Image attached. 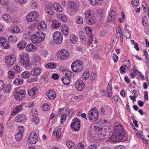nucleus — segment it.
<instances>
[{
  "instance_id": "obj_5",
  "label": "nucleus",
  "mask_w": 149,
  "mask_h": 149,
  "mask_svg": "<svg viewBox=\"0 0 149 149\" xmlns=\"http://www.w3.org/2000/svg\"><path fill=\"white\" fill-rule=\"evenodd\" d=\"M41 72V70L40 68H36L32 70L30 72V74L35 77L29 79L27 80V81L29 83H31L37 81L38 78L36 77L39 75Z\"/></svg>"
},
{
  "instance_id": "obj_33",
  "label": "nucleus",
  "mask_w": 149,
  "mask_h": 149,
  "mask_svg": "<svg viewBox=\"0 0 149 149\" xmlns=\"http://www.w3.org/2000/svg\"><path fill=\"white\" fill-rule=\"evenodd\" d=\"M36 35L41 40V42L43 41L45 38V33L42 32L40 31L37 32Z\"/></svg>"
},
{
  "instance_id": "obj_52",
  "label": "nucleus",
  "mask_w": 149,
  "mask_h": 149,
  "mask_svg": "<svg viewBox=\"0 0 149 149\" xmlns=\"http://www.w3.org/2000/svg\"><path fill=\"white\" fill-rule=\"evenodd\" d=\"M45 6L46 11L48 9H53V5L51 3H46Z\"/></svg>"
},
{
  "instance_id": "obj_40",
  "label": "nucleus",
  "mask_w": 149,
  "mask_h": 149,
  "mask_svg": "<svg viewBox=\"0 0 149 149\" xmlns=\"http://www.w3.org/2000/svg\"><path fill=\"white\" fill-rule=\"evenodd\" d=\"M75 20L78 24H83V19L81 16H77L75 18Z\"/></svg>"
},
{
  "instance_id": "obj_45",
  "label": "nucleus",
  "mask_w": 149,
  "mask_h": 149,
  "mask_svg": "<svg viewBox=\"0 0 149 149\" xmlns=\"http://www.w3.org/2000/svg\"><path fill=\"white\" fill-rule=\"evenodd\" d=\"M10 42H14L17 40V38L15 35H11L9 36L8 38Z\"/></svg>"
},
{
  "instance_id": "obj_64",
  "label": "nucleus",
  "mask_w": 149,
  "mask_h": 149,
  "mask_svg": "<svg viewBox=\"0 0 149 149\" xmlns=\"http://www.w3.org/2000/svg\"><path fill=\"white\" fill-rule=\"evenodd\" d=\"M14 69L16 72H19L20 70L19 67L17 65H15L14 66Z\"/></svg>"
},
{
  "instance_id": "obj_26",
  "label": "nucleus",
  "mask_w": 149,
  "mask_h": 149,
  "mask_svg": "<svg viewBox=\"0 0 149 149\" xmlns=\"http://www.w3.org/2000/svg\"><path fill=\"white\" fill-rule=\"evenodd\" d=\"M57 17L63 22H65L67 21V18L65 15L59 13L57 15Z\"/></svg>"
},
{
  "instance_id": "obj_34",
  "label": "nucleus",
  "mask_w": 149,
  "mask_h": 149,
  "mask_svg": "<svg viewBox=\"0 0 149 149\" xmlns=\"http://www.w3.org/2000/svg\"><path fill=\"white\" fill-rule=\"evenodd\" d=\"M125 31V32L124 33V37L127 39L130 38L131 37V35L130 33V31L126 28Z\"/></svg>"
},
{
  "instance_id": "obj_17",
  "label": "nucleus",
  "mask_w": 149,
  "mask_h": 149,
  "mask_svg": "<svg viewBox=\"0 0 149 149\" xmlns=\"http://www.w3.org/2000/svg\"><path fill=\"white\" fill-rule=\"evenodd\" d=\"M115 12L113 10L110 11L109 15L107 17V19L109 22H112L114 20L116 17Z\"/></svg>"
},
{
  "instance_id": "obj_49",
  "label": "nucleus",
  "mask_w": 149,
  "mask_h": 149,
  "mask_svg": "<svg viewBox=\"0 0 149 149\" xmlns=\"http://www.w3.org/2000/svg\"><path fill=\"white\" fill-rule=\"evenodd\" d=\"M33 61L35 62H39L41 59V57L40 56L37 54H35L33 57Z\"/></svg>"
},
{
  "instance_id": "obj_13",
  "label": "nucleus",
  "mask_w": 149,
  "mask_h": 149,
  "mask_svg": "<svg viewBox=\"0 0 149 149\" xmlns=\"http://www.w3.org/2000/svg\"><path fill=\"white\" fill-rule=\"evenodd\" d=\"M16 60L15 57H12V55L9 56L6 58V65L9 66L13 65Z\"/></svg>"
},
{
  "instance_id": "obj_36",
  "label": "nucleus",
  "mask_w": 149,
  "mask_h": 149,
  "mask_svg": "<svg viewBox=\"0 0 149 149\" xmlns=\"http://www.w3.org/2000/svg\"><path fill=\"white\" fill-rule=\"evenodd\" d=\"M53 134L55 135L58 138H59L61 135V130H58L56 128H55L54 130Z\"/></svg>"
},
{
  "instance_id": "obj_29",
  "label": "nucleus",
  "mask_w": 149,
  "mask_h": 149,
  "mask_svg": "<svg viewBox=\"0 0 149 149\" xmlns=\"http://www.w3.org/2000/svg\"><path fill=\"white\" fill-rule=\"evenodd\" d=\"M54 9L58 12H61L62 11V8L60 6L59 3H55L53 5Z\"/></svg>"
},
{
  "instance_id": "obj_50",
  "label": "nucleus",
  "mask_w": 149,
  "mask_h": 149,
  "mask_svg": "<svg viewBox=\"0 0 149 149\" xmlns=\"http://www.w3.org/2000/svg\"><path fill=\"white\" fill-rule=\"evenodd\" d=\"M86 34L88 36H91L92 33V30L91 28L87 27L85 28Z\"/></svg>"
},
{
  "instance_id": "obj_21",
  "label": "nucleus",
  "mask_w": 149,
  "mask_h": 149,
  "mask_svg": "<svg viewBox=\"0 0 149 149\" xmlns=\"http://www.w3.org/2000/svg\"><path fill=\"white\" fill-rule=\"evenodd\" d=\"M26 42L25 40L21 41L17 44V47L19 49L22 50L26 47Z\"/></svg>"
},
{
  "instance_id": "obj_48",
  "label": "nucleus",
  "mask_w": 149,
  "mask_h": 149,
  "mask_svg": "<svg viewBox=\"0 0 149 149\" xmlns=\"http://www.w3.org/2000/svg\"><path fill=\"white\" fill-rule=\"evenodd\" d=\"M9 0H0V3L2 6H6L8 5Z\"/></svg>"
},
{
  "instance_id": "obj_28",
  "label": "nucleus",
  "mask_w": 149,
  "mask_h": 149,
  "mask_svg": "<svg viewBox=\"0 0 149 149\" xmlns=\"http://www.w3.org/2000/svg\"><path fill=\"white\" fill-rule=\"evenodd\" d=\"M70 40L71 42L72 43H75L77 40V37L74 34H72L70 37Z\"/></svg>"
},
{
  "instance_id": "obj_15",
  "label": "nucleus",
  "mask_w": 149,
  "mask_h": 149,
  "mask_svg": "<svg viewBox=\"0 0 149 149\" xmlns=\"http://www.w3.org/2000/svg\"><path fill=\"white\" fill-rule=\"evenodd\" d=\"M0 44L5 49H8L9 47L8 42H7V39L3 37H0Z\"/></svg>"
},
{
  "instance_id": "obj_53",
  "label": "nucleus",
  "mask_w": 149,
  "mask_h": 149,
  "mask_svg": "<svg viewBox=\"0 0 149 149\" xmlns=\"http://www.w3.org/2000/svg\"><path fill=\"white\" fill-rule=\"evenodd\" d=\"M50 108V107L47 103H45L42 106L43 110L44 111L48 110Z\"/></svg>"
},
{
  "instance_id": "obj_8",
  "label": "nucleus",
  "mask_w": 149,
  "mask_h": 149,
  "mask_svg": "<svg viewBox=\"0 0 149 149\" xmlns=\"http://www.w3.org/2000/svg\"><path fill=\"white\" fill-rule=\"evenodd\" d=\"M39 16V13L36 11L31 12L27 14L26 16V20L29 22L35 21Z\"/></svg>"
},
{
  "instance_id": "obj_14",
  "label": "nucleus",
  "mask_w": 149,
  "mask_h": 149,
  "mask_svg": "<svg viewBox=\"0 0 149 149\" xmlns=\"http://www.w3.org/2000/svg\"><path fill=\"white\" fill-rule=\"evenodd\" d=\"M85 84L81 80H77L75 83V88L79 91H81L84 89Z\"/></svg>"
},
{
  "instance_id": "obj_12",
  "label": "nucleus",
  "mask_w": 149,
  "mask_h": 149,
  "mask_svg": "<svg viewBox=\"0 0 149 149\" xmlns=\"http://www.w3.org/2000/svg\"><path fill=\"white\" fill-rule=\"evenodd\" d=\"M19 62L22 64H24L25 62L29 60V57L27 53L23 52L20 53L19 55Z\"/></svg>"
},
{
  "instance_id": "obj_11",
  "label": "nucleus",
  "mask_w": 149,
  "mask_h": 149,
  "mask_svg": "<svg viewBox=\"0 0 149 149\" xmlns=\"http://www.w3.org/2000/svg\"><path fill=\"white\" fill-rule=\"evenodd\" d=\"M25 90H19L15 93L14 95L15 98L17 100H22L25 97Z\"/></svg>"
},
{
  "instance_id": "obj_47",
  "label": "nucleus",
  "mask_w": 149,
  "mask_h": 149,
  "mask_svg": "<svg viewBox=\"0 0 149 149\" xmlns=\"http://www.w3.org/2000/svg\"><path fill=\"white\" fill-rule=\"evenodd\" d=\"M30 74L27 71H25L22 74V77L25 79H27L29 77Z\"/></svg>"
},
{
  "instance_id": "obj_56",
  "label": "nucleus",
  "mask_w": 149,
  "mask_h": 149,
  "mask_svg": "<svg viewBox=\"0 0 149 149\" xmlns=\"http://www.w3.org/2000/svg\"><path fill=\"white\" fill-rule=\"evenodd\" d=\"M85 20L86 22L88 24L91 25L94 24V22L92 18L86 19Z\"/></svg>"
},
{
  "instance_id": "obj_61",
  "label": "nucleus",
  "mask_w": 149,
  "mask_h": 149,
  "mask_svg": "<svg viewBox=\"0 0 149 149\" xmlns=\"http://www.w3.org/2000/svg\"><path fill=\"white\" fill-rule=\"evenodd\" d=\"M53 9H48L46 11L47 13L50 15H53L54 14L53 11L52 10Z\"/></svg>"
},
{
  "instance_id": "obj_24",
  "label": "nucleus",
  "mask_w": 149,
  "mask_h": 149,
  "mask_svg": "<svg viewBox=\"0 0 149 149\" xmlns=\"http://www.w3.org/2000/svg\"><path fill=\"white\" fill-rule=\"evenodd\" d=\"M37 91V87H34L28 91V95L31 96H33L34 95L36 92Z\"/></svg>"
},
{
  "instance_id": "obj_6",
  "label": "nucleus",
  "mask_w": 149,
  "mask_h": 149,
  "mask_svg": "<svg viewBox=\"0 0 149 149\" xmlns=\"http://www.w3.org/2000/svg\"><path fill=\"white\" fill-rule=\"evenodd\" d=\"M53 39L54 42L56 43L60 44L63 40V35L60 32L56 31L53 34Z\"/></svg>"
},
{
  "instance_id": "obj_7",
  "label": "nucleus",
  "mask_w": 149,
  "mask_h": 149,
  "mask_svg": "<svg viewBox=\"0 0 149 149\" xmlns=\"http://www.w3.org/2000/svg\"><path fill=\"white\" fill-rule=\"evenodd\" d=\"M57 56L58 59L64 60L68 58L69 54L66 50L62 49L58 52Z\"/></svg>"
},
{
  "instance_id": "obj_44",
  "label": "nucleus",
  "mask_w": 149,
  "mask_h": 149,
  "mask_svg": "<svg viewBox=\"0 0 149 149\" xmlns=\"http://www.w3.org/2000/svg\"><path fill=\"white\" fill-rule=\"evenodd\" d=\"M65 72V77L70 78V77H74V74L72 72L69 71L68 70H66Z\"/></svg>"
},
{
  "instance_id": "obj_46",
  "label": "nucleus",
  "mask_w": 149,
  "mask_h": 149,
  "mask_svg": "<svg viewBox=\"0 0 149 149\" xmlns=\"http://www.w3.org/2000/svg\"><path fill=\"white\" fill-rule=\"evenodd\" d=\"M89 76V73L88 72H85L82 75V77L84 79L87 80Z\"/></svg>"
},
{
  "instance_id": "obj_55",
  "label": "nucleus",
  "mask_w": 149,
  "mask_h": 149,
  "mask_svg": "<svg viewBox=\"0 0 149 149\" xmlns=\"http://www.w3.org/2000/svg\"><path fill=\"white\" fill-rule=\"evenodd\" d=\"M66 117V115L65 114H63L61 116V123L65 121Z\"/></svg>"
},
{
  "instance_id": "obj_30",
  "label": "nucleus",
  "mask_w": 149,
  "mask_h": 149,
  "mask_svg": "<svg viewBox=\"0 0 149 149\" xmlns=\"http://www.w3.org/2000/svg\"><path fill=\"white\" fill-rule=\"evenodd\" d=\"M70 78L67 77H64L61 79V81L65 85H68L70 83Z\"/></svg>"
},
{
  "instance_id": "obj_62",
  "label": "nucleus",
  "mask_w": 149,
  "mask_h": 149,
  "mask_svg": "<svg viewBox=\"0 0 149 149\" xmlns=\"http://www.w3.org/2000/svg\"><path fill=\"white\" fill-rule=\"evenodd\" d=\"M131 3L133 6H136L139 3V0H132Z\"/></svg>"
},
{
  "instance_id": "obj_43",
  "label": "nucleus",
  "mask_w": 149,
  "mask_h": 149,
  "mask_svg": "<svg viewBox=\"0 0 149 149\" xmlns=\"http://www.w3.org/2000/svg\"><path fill=\"white\" fill-rule=\"evenodd\" d=\"M93 13V12L91 10H88L86 11L85 13L86 16L85 19L92 18L91 15Z\"/></svg>"
},
{
  "instance_id": "obj_60",
  "label": "nucleus",
  "mask_w": 149,
  "mask_h": 149,
  "mask_svg": "<svg viewBox=\"0 0 149 149\" xmlns=\"http://www.w3.org/2000/svg\"><path fill=\"white\" fill-rule=\"evenodd\" d=\"M8 76L9 79H11L14 78V74L11 71H9L8 72Z\"/></svg>"
},
{
  "instance_id": "obj_25",
  "label": "nucleus",
  "mask_w": 149,
  "mask_h": 149,
  "mask_svg": "<svg viewBox=\"0 0 149 149\" xmlns=\"http://www.w3.org/2000/svg\"><path fill=\"white\" fill-rule=\"evenodd\" d=\"M15 120L16 121L18 122H22L26 120V117L25 116H22L21 115H19L15 118Z\"/></svg>"
},
{
  "instance_id": "obj_58",
  "label": "nucleus",
  "mask_w": 149,
  "mask_h": 149,
  "mask_svg": "<svg viewBox=\"0 0 149 149\" xmlns=\"http://www.w3.org/2000/svg\"><path fill=\"white\" fill-rule=\"evenodd\" d=\"M33 121L36 125L39 123V119L37 117H34L33 119Z\"/></svg>"
},
{
  "instance_id": "obj_27",
  "label": "nucleus",
  "mask_w": 149,
  "mask_h": 149,
  "mask_svg": "<svg viewBox=\"0 0 149 149\" xmlns=\"http://www.w3.org/2000/svg\"><path fill=\"white\" fill-rule=\"evenodd\" d=\"M24 63V64H22L27 70H30L32 68V65L31 63L29 60Z\"/></svg>"
},
{
  "instance_id": "obj_37",
  "label": "nucleus",
  "mask_w": 149,
  "mask_h": 149,
  "mask_svg": "<svg viewBox=\"0 0 149 149\" xmlns=\"http://www.w3.org/2000/svg\"><path fill=\"white\" fill-rule=\"evenodd\" d=\"M46 67L47 68L54 69L55 68L56 66V64L54 63H50L47 64Z\"/></svg>"
},
{
  "instance_id": "obj_39",
  "label": "nucleus",
  "mask_w": 149,
  "mask_h": 149,
  "mask_svg": "<svg viewBox=\"0 0 149 149\" xmlns=\"http://www.w3.org/2000/svg\"><path fill=\"white\" fill-rule=\"evenodd\" d=\"M23 81L22 79L19 78H16L14 81V84L17 86L21 85L22 84Z\"/></svg>"
},
{
  "instance_id": "obj_54",
  "label": "nucleus",
  "mask_w": 149,
  "mask_h": 149,
  "mask_svg": "<svg viewBox=\"0 0 149 149\" xmlns=\"http://www.w3.org/2000/svg\"><path fill=\"white\" fill-rule=\"evenodd\" d=\"M84 98V97L82 95H80L78 96H75L74 97V99L77 101L81 100Z\"/></svg>"
},
{
  "instance_id": "obj_32",
  "label": "nucleus",
  "mask_w": 149,
  "mask_h": 149,
  "mask_svg": "<svg viewBox=\"0 0 149 149\" xmlns=\"http://www.w3.org/2000/svg\"><path fill=\"white\" fill-rule=\"evenodd\" d=\"M22 109V106L19 105L16 107L14 110L12 112L11 114L13 116L20 111Z\"/></svg>"
},
{
  "instance_id": "obj_31",
  "label": "nucleus",
  "mask_w": 149,
  "mask_h": 149,
  "mask_svg": "<svg viewBox=\"0 0 149 149\" xmlns=\"http://www.w3.org/2000/svg\"><path fill=\"white\" fill-rule=\"evenodd\" d=\"M10 31L13 33H17L20 31L19 28L17 26H14L10 28Z\"/></svg>"
},
{
  "instance_id": "obj_35",
  "label": "nucleus",
  "mask_w": 149,
  "mask_h": 149,
  "mask_svg": "<svg viewBox=\"0 0 149 149\" xmlns=\"http://www.w3.org/2000/svg\"><path fill=\"white\" fill-rule=\"evenodd\" d=\"M61 25V24L58 21L56 20L53 22L52 26L53 28H56L59 27Z\"/></svg>"
},
{
  "instance_id": "obj_23",
  "label": "nucleus",
  "mask_w": 149,
  "mask_h": 149,
  "mask_svg": "<svg viewBox=\"0 0 149 149\" xmlns=\"http://www.w3.org/2000/svg\"><path fill=\"white\" fill-rule=\"evenodd\" d=\"M66 143L67 147L69 149H77L74 143L71 141H67Z\"/></svg>"
},
{
  "instance_id": "obj_1",
  "label": "nucleus",
  "mask_w": 149,
  "mask_h": 149,
  "mask_svg": "<svg viewBox=\"0 0 149 149\" xmlns=\"http://www.w3.org/2000/svg\"><path fill=\"white\" fill-rule=\"evenodd\" d=\"M115 130L118 134L116 135H113L109 138V142L113 143L119 142L125 136L126 132L124 131L122 125L120 124L116 125Z\"/></svg>"
},
{
  "instance_id": "obj_3",
  "label": "nucleus",
  "mask_w": 149,
  "mask_h": 149,
  "mask_svg": "<svg viewBox=\"0 0 149 149\" xmlns=\"http://www.w3.org/2000/svg\"><path fill=\"white\" fill-rule=\"evenodd\" d=\"M71 67L73 71L79 73L82 70L83 67V63L80 60L74 61L72 63Z\"/></svg>"
},
{
  "instance_id": "obj_22",
  "label": "nucleus",
  "mask_w": 149,
  "mask_h": 149,
  "mask_svg": "<svg viewBox=\"0 0 149 149\" xmlns=\"http://www.w3.org/2000/svg\"><path fill=\"white\" fill-rule=\"evenodd\" d=\"M26 50L27 52H33L36 50V47L32 43H30L26 47Z\"/></svg>"
},
{
  "instance_id": "obj_20",
  "label": "nucleus",
  "mask_w": 149,
  "mask_h": 149,
  "mask_svg": "<svg viewBox=\"0 0 149 149\" xmlns=\"http://www.w3.org/2000/svg\"><path fill=\"white\" fill-rule=\"evenodd\" d=\"M47 24L43 21L40 22L37 26V29L39 30L43 31L47 28Z\"/></svg>"
},
{
  "instance_id": "obj_38",
  "label": "nucleus",
  "mask_w": 149,
  "mask_h": 149,
  "mask_svg": "<svg viewBox=\"0 0 149 149\" xmlns=\"http://www.w3.org/2000/svg\"><path fill=\"white\" fill-rule=\"evenodd\" d=\"M116 36H115V37L114 38V39H115L116 40V39H118V36H117L118 34H119V35H120L121 34H122V32L121 28L119 26L118 27L116 28Z\"/></svg>"
},
{
  "instance_id": "obj_59",
  "label": "nucleus",
  "mask_w": 149,
  "mask_h": 149,
  "mask_svg": "<svg viewBox=\"0 0 149 149\" xmlns=\"http://www.w3.org/2000/svg\"><path fill=\"white\" fill-rule=\"evenodd\" d=\"M118 56L115 53L113 54V59L115 62H116L118 60Z\"/></svg>"
},
{
  "instance_id": "obj_57",
  "label": "nucleus",
  "mask_w": 149,
  "mask_h": 149,
  "mask_svg": "<svg viewBox=\"0 0 149 149\" xmlns=\"http://www.w3.org/2000/svg\"><path fill=\"white\" fill-rule=\"evenodd\" d=\"M96 77V75L95 74H92L91 76V82H93L95 80Z\"/></svg>"
},
{
  "instance_id": "obj_18",
  "label": "nucleus",
  "mask_w": 149,
  "mask_h": 149,
  "mask_svg": "<svg viewBox=\"0 0 149 149\" xmlns=\"http://www.w3.org/2000/svg\"><path fill=\"white\" fill-rule=\"evenodd\" d=\"M47 97L50 99H53L55 98L56 95L52 90H49L47 92Z\"/></svg>"
},
{
  "instance_id": "obj_9",
  "label": "nucleus",
  "mask_w": 149,
  "mask_h": 149,
  "mask_svg": "<svg viewBox=\"0 0 149 149\" xmlns=\"http://www.w3.org/2000/svg\"><path fill=\"white\" fill-rule=\"evenodd\" d=\"M38 137L36 133L34 132H31L28 139V142L31 144H34L36 143Z\"/></svg>"
},
{
  "instance_id": "obj_16",
  "label": "nucleus",
  "mask_w": 149,
  "mask_h": 149,
  "mask_svg": "<svg viewBox=\"0 0 149 149\" xmlns=\"http://www.w3.org/2000/svg\"><path fill=\"white\" fill-rule=\"evenodd\" d=\"M31 40L34 44H36L41 42V40L38 36L36 34H34L31 36Z\"/></svg>"
},
{
  "instance_id": "obj_42",
  "label": "nucleus",
  "mask_w": 149,
  "mask_h": 149,
  "mask_svg": "<svg viewBox=\"0 0 149 149\" xmlns=\"http://www.w3.org/2000/svg\"><path fill=\"white\" fill-rule=\"evenodd\" d=\"M23 134L21 133H19V132H18V133L16 134L15 136V139L17 141H19L22 139L23 135Z\"/></svg>"
},
{
  "instance_id": "obj_2",
  "label": "nucleus",
  "mask_w": 149,
  "mask_h": 149,
  "mask_svg": "<svg viewBox=\"0 0 149 149\" xmlns=\"http://www.w3.org/2000/svg\"><path fill=\"white\" fill-rule=\"evenodd\" d=\"M90 130L95 134L101 135L104 138H107L110 134L108 129L107 130L102 127H99L95 124L91 125Z\"/></svg>"
},
{
  "instance_id": "obj_4",
  "label": "nucleus",
  "mask_w": 149,
  "mask_h": 149,
  "mask_svg": "<svg viewBox=\"0 0 149 149\" xmlns=\"http://www.w3.org/2000/svg\"><path fill=\"white\" fill-rule=\"evenodd\" d=\"M88 116L90 121H96L97 119L99 116L98 110L96 107H93L88 112Z\"/></svg>"
},
{
  "instance_id": "obj_19",
  "label": "nucleus",
  "mask_w": 149,
  "mask_h": 149,
  "mask_svg": "<svg viewBox=\"0 0 149 149\" xmlns=\"http://www.w3.org/2000/svg\"><path fill=\"white\" fill-rule=\"evenodd\" d=\"M61 30L64 35L67 36L69 32L68 27L65 25H62L61 28Z\"/></svg>"
},
{
  "instance_id": "obj_10",
  "label": "nucleus",
  "mask_w": 149,
  "mask_h": 149,
  "mask_svg": "<svg viewBox=\"0 0 149 149\" xmlns=\"http://www.w3.org/2000/svg\"><path fill=\"white\" fill-rule=\"evenodd\" d=\"M71 126V128L74 131L79 130L80 128V124L79 119L76 118H74L72 122Z\"/></svg>"
},
{
  "instance_id": "obj_63",
  "label": "nucleus",
  "mask_w": 149,
  "mask_h": 149,
  "mask_svg": "<svg viewBox=\"0 0 149 149\" xmlns=\"http://www.w3.org/2000/svg\"><path fill=\"white\" fill-rule=\"evenodd\" d=\"M3 18L4 20L8 21L10 18V17L8 15L4 14L3 16Z\"/></svg>"
},
{
  "instance_id": "obj_51",
  "label": "nucleus",
  "mask_w": 149,
  "mask_h": 149,
  "mask_svg": "<svg viewBox=\"0 0 149 149\" xmlns=\"http://www.w3.org/2000/svg\"><path fill=\"white\" fill-rule=\"evenodd\" d=\"M11 90V87L10 85H8L6 86L5 88L4 91L6 93H9Z\"/></svg>"
},
{
  "instance_id": "obj_41",
  "label": "nucleus",
  "mask_w": 149,
  "mask_h": 149,
  "mask_svg": "<svg viewBox=\"0 0 149 149\" xmlns=\"http://www.w3.org/2000/svg\"><path fill=\"white\" fill-rule=\"evenodd\" d=\"M69 5L71 8L73 10L77 9V6L76 3L73 1L69 3Z\"/></svg>"
}]
</instances>
